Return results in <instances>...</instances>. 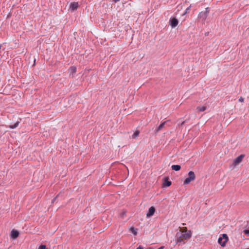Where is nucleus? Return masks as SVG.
Segmentation results:
<instances>
[{
  "label": "nucleus",
  "instance_id": "obj_27",
  "mask_svg": "<svg viewBox=\"0 0 249 249\" xmlns=\"http://www.w3.org/2000/svg\"><path fill=\"white\" fill-rule=\"evenodd\" d=\"M163 248H164V247L161 246V247H160L159 248H158V249H163Z\"/></svg>",
  "mask_w": 249,
  "mask_h": 249
},
{
  "label": "nucleus",
  "instance_id": "obj_13",
  "mask_svg": "<svg viewBox=\"0 0 249 249\" xmlns=\"http://www.w3.org/2000/svg\"><path fill=\"white\" fill-rule=\"evenodd\" d=\"M76 71V68L75 67H71L69 69V72L71 74H73Z\"/></svg>",
  "mask_w": 249,
  "mask_h": 249
},
{
  "label": "nucleus",
  "instance_id": "obj_21",
  "mask_svg": "<svg viewBox=\"0 0 249 249\" xmlns=\"http://www.w3.org/2000/svg\"><path fill=\"white\" fill-rule=\"evenodd\" d=\"M244 232L246 235L249 236V230H245L244 231Z\"/></svg>",
  "mask_w": 249,
  "mask_h": 249
},
{
  "label": "nucleus",
  "instance_id": "obj_10",
  "mask_svg": "<svg viewBox=\"0 0 249 249\" xmlns=\"http://www.w3.org/2000/svg\"><path fill=\"white\" fill-rule=\"evenodd\" d=\"M19 236V232L15 230H13L11 231V236L14 239H15L18 238Z\"/></svg>",
  "mask_w": 249,
  "mask_h": 249
},
{
  "label": "nucleus",
  "instance_id": "obj_7",
  "mask_svg": "<svg viewBox=\"0 0 249 249\" xmlns=\"http://www.w3.org/2000/svg\"><path fill=\"white\" fill-rule=\"evenodd\" d=\"M244 157V155H241L236 158H235L233 161V165L236 166V165L238 164L239 163L241 162L243 158Z\"/></svg>",
  "mask_w": 249,
  "mask_h": 249
},
{
  "label": "nucleus",
  "instance_id": "obj_29",
  "mask_svg": "<svg viewBox=\"0 0 249 249\" xmlns=\"http://www.w3.org/2000/svg\"><path fill=\"white\" fill-rule=\"evenodd\" d=\"M152 249V248H147V249Z\"/></svg>",
  "mask_w": 249,
  "mask_h": 249
},
{
  "label": "nucleus",
  "instance_id": "obj_15",
  "mask_svg": "<svg viewBox=\"0 0 249 249\" xmlns=\"http://www.w3.org/2000/svg\"><path fill=\"white\" fill-rule=\"evenodd\" d=\"M196 109L198 110V111L202 112L205 111L206 109V107L205 106H203L202 107H197Z\"/></svg>",
  "mask_w": 249,
  "mask_h": 249
},
{
  "label": "nucleus",
  "instance_id": "obj_11",
  "mask_svg": "<svg viewBox=\"0 0 249 249\" xmlns=\"http://www.w3.org/2000/svg\"><path fill=\"white\" fill-rule=\"evenodd\" d=\"M163 183V186L164 187H169L171 185V181L168 180V178H164Z\"/></svg>",
  "mask_w": 249,
  "mask_h": 249
},
{
  "label": "nucleus",
  "instance_id": "obj_30",
  "mask_svg": "<svg viewBox=\"0 0 249 249\" xmlns=\"http://www.w3.org/2000/svg\"><path fill=\"white\" fill-rule=\"evenodd\" d=\"M1 46L0 45V49H1Z\"/></svg>",
  "mask_w": 249,
  "mask_h": 249
},
{
  "label": "nucleus",
  "instance_id": "obj_17",
  "mask_svg": "<svg viewBox=\"0 0 249 249\" xmlns=\"http://www.w3.org/2000/svg\"><path fill=\"white\" fill-rule=\"evenodd\" d=\"M19 123V122H17V123H16L14 125H11L10 126V127L11 128H15L16 127H17L18 126V124Z\"/></svg>",
  "mask_w": 249,
  "mask_h": 249
},
{
  "label": "nucleus",
  "instance_id": "obj_5",
  "mask_svg": "<svg viewBox=\"0 0 249 249\" xmlns=\"http://www.w3.org/2000/svg\"><path fill=\"white\" fill-rule=\"evenodd\" d=\"M169 22L172 28H175L178 25V21L176 18H170Z\"/></svg>",
  "mask_w": 249,
  "mask_h": 249
},
{
  "label": "nucleus",
  "instance_id": "obj_19",
  "mask_svg": "<svg viewBox=\"0 0 249 249\" xmlns=\"http://www.w3.org/2000/svg\"><path fill=\"white\" fill-rule=\"evenodd\" d=\"M126 214V211H123L121 213L120 216L121 217H123Z\"/></svg>",
  "mask_w": 249,
  "mask_h": 249
},
{
  "label": "nucleus",
  "instance_id": "obj_28",
  "mask_svg": "<svg viewBox=\"0 0 249 249\" xmlns=\"http://www.w3.org/2000/svg\"><path fill=\"white\" fill-rule=\"evenodd\" d=\"M113 0V1L114 2H117L119 1H120V0Z\"/></svg>",
  "mask_w": 249,
  "mask_h": 249
},
{
  "label": "nucleus",
  "instance_id": "obj_26",
  "mask_svg": "<svg viewBox=\"0 0 249 249\" xmlns=\"http://www.w3.org/2000/svg\"><path fill=\"white\" fill-rule=\"evenodd\" d=\"M136 249H143V248L141 246H139Z\"/></svg>",
  "mask_w": 249,
  "mask_h": 249
},
{
  "label": "nucleus",
  "instance_id": "obj_2",
  "mask_svg": "<svg viewBox=\"0 0 249 249\" xmlns=\"http://www.w3.org/2000/svg\"><path fill=\"white\" fill-rule=\"evenodd\" d=\"M196 176L193 171H190L188 173V177L184 181V184H188L191 181H194L195 179Z\"/></svg>",
  "mask_w": 249,
  "mask_h": 249
},
{
  "label": "nucleus",
  "instance_id": "obj_9",
  "mask_svg": "<svg viewBox=\"0 0 249 249\" xmlns=\"http://www.w3.org/2000/svg\"><path fill=\"white\" fill-rule=\"evenodd\" d=\"M155 212V208L154 207L152 206L148 210V212L146 214V216L147 217H151V216L153 215Z\"/></svg>",
  "mask_w": 249,
  "mask_h": 249
},
{
  "label": "nucleus",
  "instance_id": "obj_22",
  "mask_svg": "<svg viewBox=\"0 0 249 249\" xmlns=\"http://www.w3.org/2000/svg\"><path fill=\"white\" fill-rule=\"evenodd\" d=\"M190 7H189L186 8L185 12L183 14V15H185V14L187 13L188 12V11L190 10Z\"/></svg>",
  "mask_w": 249,
  "mask_h": 249
},
{
  "label": "nucleus",
  "instance_id": "obj_18",
  "mask_svg": "<svg viewBox=\"0 0 249 249\" xmlns=\"http://www.w3.org/2000/svg\"><path fill=\"white\" fill-rule=\"evenodd\" d=\"M182 232H185L186 233L188 231H187V229L186 227H183L182 228H181V230Z\"/></svg>",
  "mask_w": 249,
  "mask_h": 249
},
{
  "label": "nucleus",
  "instance_id": "obj_8",
  "mask_svg": "<svg viewBox=\"0 0 249 249\" xmlns=\"http://www.w3.org/2000/svg\"><path fill=\"white\" fill-rule=\"evenodd\" d=\"M168 121H169V120H167L166 121H164L163 123H162L157 128H156L155 129V133L156 134H157V133H158L159 131H160V130L164 128L165 124Z\"/></svg>",
  "mask_w": 249,
  "mask_h": 249
},
{
  "label": "nucleus",
  "instance_id": "obj_3",
  "mask_svg": "<svg viewBox=\"0 0 249 249\" xmlns=\"http://www.w3.org/2000/svg\"><path fill=\"white\" fill-rule=\"evenodd\" d=\"M228 235L224 233L222 235V237H219L218 240V243L222 246L225 247L226 246V243L228 241Z\"/></svg>",
  "mask_w": 249,
  "mask_h": 249
},
{
  "label": "nucleus",
  "instance_id": "obj_1",
  "mask_svg": "<svg viewBox=\"0 0 249 249\" xmlns=\"http://www.w3.org/2000/svg\"><path fill=\"white\" fill-rule=\"evenodd\" d=\"M178 233H177L176 237V243L179 244L182 242L183 243H185V240H189L192 236V232L191 231H188L186 233L179 234Z\"/></svg>",
  "mask_w": 249,
  "mask_h": 249
},
{
  "label": "nucleus",
  "instance_id": "obj_23",
  "mask_svg": "<svg viewBox=\"0 0 249 249\" xmlns=\"http://www.w3.org/2000/svg\"><path fill=\"white\" fill-rule=\"evenodd\" d=\"M59 195H57L53 200H52V203H53L54 201H55V199L57 198V197Z\"/></svg>",
  "mask_w": 249,
  "mask_h": 249
},
{
  "label": "nucleus",
  "instance_id": "obj_6",
  "mask_svg": "<svg viewBox=\"0 0 249 249\" xmlns=\"http://www.w3.org/2000/svg\"><path fill=\"white\" fill-rule=\"evenodd\" d=\"M79 6L78 3L77 2H73L70 4V9L69 10L71 12H73L74 10H76Z\"/></svg>",
  "mask_w": 249,
  "mask_h": 249
},
{
  "label": "nucleus",
  "instance_id": "obj_14",
  "mask_svg": "<svg viewBox=\"0 0 249 249\" xmlns=\"http://www.w3.org/2000/svg\"><path fill=\"white\" fill-rule=\"evenodd\" d=\"M140 131L136 130L132 136V139L136 138L139 135Z\"/></svg>",
  "mask_w": 249,
  "mask_h": 249
},
{
  "label": "nucleus",
  "instance_id": "obj_4",
  "mask_svg": "<svg viewBox=\"0 0 249 249\" xmlns=\"http://www.w3.org/2000/svg\"><path fill=\"white\" fill-rule=\"evenodd\" d=\"M209 12V8H206L205 11L201 12L199 13L198 15V18L201 19L202 21H204L206 19Z\"/></svg>",
  "mask_w": 249,
  "mask_h": 249
},
{
  "label": "nucleus",
  "instance_id": "obj_16",
  "mask_svg": "<svg viewBox=\"0 0 249 249\" xmlns=\"http://www.w3.org/2000/svg\"><path fill=\"white\" fill-rule=\"evenodd\" d=\"M130 231L135 235H136L137 234V229L134 228V227H131L130 229Z\"/></svg>",
  "mask_w": 249,
  "mask_h": 249
},
{
  "label": "nucleus",
  "instance_id": "obj_12",
  "mask_svg": "<svg viewBox=\"0 0 249 249\" xmlns=\"http://www.w3.org/2000/svg\"><path fill=\"white\" fill-rule=\"evenodd\" d=\"M171 168L173 170L178 171L180 169L181 167L179 165H173L171 167Z\"/></svg>",
  "mask_w": 249,
  "mask_h": 249
},
{
  "label": "nucleus",
  "instance_id": "obj_24",
  "mask_svg": "<svg viewBox=\"0 0 249 249\" xmlns=\"http://www.w3.org/2000/svg\"><path fill=\"white\" fill-rule=\"evenodd\" d=\"M187 122V120H185V121H183V122L180 124V125L181 126L185 124V122ZM178 125H179V124H178Z\"/></svg>",
  "mask_w": 249,
  "mask_h": 249
},
{
  "label": "nucleus",
  "instance_id": "obj_25",
  "mask_svg": "<svg viewBox=\"0 0 249 249\" xmlns=\"http://www.w3.org/2000/svg\"><path fill=\"white\" fill-rule=\"evenodd\" d=\"M239 102H242L244 101V99L242 98V97H241L239 99Z\"/></svg>",
  "mask_w": 249,
  "mask_h": 249
},
{
  "label": "nucleus",
  "instance_id": "obj_20",
  "mask_svg": "<svg viewBox=\"0 0 249 249\" xmlns=\"http://www.w3.org/2000/svg\"><path fill=\"white\" fill-rule=\"evenodd\" d=\"M39 249H47L45 245H41L39 246Z\"/></svg>",
  "mask_w": 249,
  "mask_h": 249
}]
</instances>
